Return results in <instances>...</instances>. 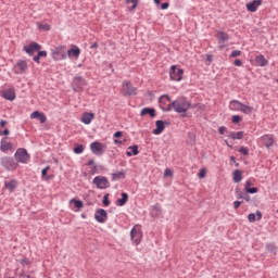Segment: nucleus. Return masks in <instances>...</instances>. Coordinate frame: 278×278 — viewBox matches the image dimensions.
<instances>
[{
  "mask_svg": "<svg viewBox=\"0 0 278 278\" xmlns=\"http://www.w3.org/2000/svg\"><path fill=\"white\" fill-rule=\"evenodd\" d=\"M172 108L177 114H186L192 108V103L188 99L181 97L172 102Z\"/></svg>",
  "mask_w": 278,
  "mask_h": 278,
  "instance_id": "1",
  "label": "nucleus"
},
{
  "mask_svg": "<svg viewBox=\"0 0 278 278\" xmlns=\"http://www.w3.org/2000/svg\"><path fill=\"white\" fill-rule=\"evenodd\" d=\"M138 89L134 86H131L130 81H124L122 85V94L124 97H134L137 94Z\"/></svg>",
  "mask_w": 278,
  "mask_h": 278,
  "instance_id": "2",
  "label": "nucleus"
},
{
  "mask_svg": "<svg viewBox=\"0 0 278 278\" xmlns=\"http://www.w3.org/2000/svg\"><path fill=\"white\" fill-rule=\"evenodd\" d=\"M92 184L99 190H105V188H110V181L105 176H96L92 180Z\"/></svg>",
  "mask_w": 278,
  "mask_h": 278,
  "instance_id": "3",
  "label": "nucleus"
},
{
  "mask_svg": "<svg viewBox=\"0 0 278 278\" xmlns=\"http://www.w3.org/2000/svg\"><path fill=\"white\" fill-rule=\"evenodd\" d=\"M169 77L173 81H181L184 79V70L178 68L177 65H172Z\"/></svg>",
  "mask_w": 278,
  "mask_h": 278,
  "instance_id": "4",
  "label": "nucleus"
},
{
  "mask_svg": "<svg viewBox=\"0 0 278 278\" xmlns=\"http://www.w3.org/2000/svg\"><path fill=\"white\" fill-rule=\"evenodd\" d=\"M1 164L4 166V168H7V170H16V168H18V163H16L14 159L10 156L2 157Z\"/></svg>",
  "mask_w": 278,
  "mask_h": 278,
  "instance_id": "5",
  "label": "nucleus"
},
{
  "mask_svg": "<svg viewBox=\"0 0 278 278\" xmlns=\"http://www.w3.org/2000/svg\"><path fill=\"white\" fill-rule=\"evenodd\" d=\"M105 149H108V147L99 141H94L90 144V150L93 155H103Z\"/></svg>",
  "mask_w": 278,
  "mask_h": 278,
  "instance_id": "6",
  "label": "nucleus"
},
{
  "mask_svg": "<svg viewBox=\"0 0 278 278\" xmlns=\"http://www.w3.org/2000/svg\"><path fill=\"white\" fill-rule=\"evenodd\" d=\"M16 162H21L22 164H27V160H29V153L24 148H20L15 152Z\"/></svg>",
  "mask_w": 278,
  "mask_h": 278,
  "instance_id": "7",
  "label": "nucleus"
},
{
  "mask_svg": "<svg viewBox=\"0 0 278 278\" xmlns=\"http://www.w3.org/2000/svg\"><path fill=\"white\" fill-rule=\"evenodd\" d=\"M130 238L135 244H138L142 240V228L140 226H135L130 231Z\"/></svg>",
  "mask_w": 278,
  "mask_h": 278,
  "instance_id": "8",
  "label": "nucleus"
},
{
  "mask_svg": "<svg viewBox=\"0 0 278 278\" xmlns=\"http://www.w3.org/2000/svg\"><path fill=\"white\" fill-rule=\"evenodd\" d=\"M13 71L16 75H23V73L27 72V61H18L14 67Z\"/></svg>",
  "mask_w": 278,
  "mask_h": 278,
  "instance_id": "9",
  "label": "nucleus"
},
{
  "mask_svg": "<svg viewBox=\"0 0 278 278\" xmlns=\"http://www.w3.org/2000/svg\"><path fill=\"white\" fill-rule=\"evenodd\" d=\"M40 49H42V46H40L39 43H36V42H31L28 46H24V51H26V53L28 55H34V52L40 51Z\"/></svg>",
  "mask_w": 278,
  "mask_h": 278,
  "instance_id": "10",
  "label": "nucleus"
},
{
  "mask_svg": "<svg viewBox=\"0 0 278 278\" xmlns=\"http://www.w3.org/2000/svg\"><path fill=\"white\" fill-rule=\"evenodd\" d=\"M94 218L98 223H103L104 220H108V212L103 208H99L96 212Z\"/></svg>",
  "mask_w": 278,
  "mask_h": 278,
  "instance_id": "11",
  "label": "nucleus"
},
{
  "mask_svg": "<svg viewBox=\"0 0 278 278\" xmlns=\"http://www.w3.org/2000/svg\"><path fill=\"white\" fill-rule=\"evenodd\" d=\"M64 46H59L54 49H52V56L54 58V60H58V56H62V59H66V54L64 53Z\"/></svg>",
  "mask_w": 278,
  "mask_h": 278,
  "instance_id": "12",
  "label": "nucleus"
},
{
  "mask_svg": "<svg viewBox=\"0 0 278 278\" xmlns=\"http://www.w3.org/2000/svg\"><path fill=\"white\" fill-rule=\"evenodd\" d=\"M74 90L77 92L86 86V80L81 77H75L73 81Z\"/></svg>",
  "mask_w": 278,
  "mask_h": 278,
  "instance_id": "13",
  "label": "nucleus"
},
{
  "mask_svg": "<svg viewBox=\"0 0 278 278\" xmlns=\"http://www.w3.org/2000/svg\"><path fill=\"white\" fill-rule=\"evenodd\" d=\"M3 99H7V101H14L16 99V91H14V88L7 89L2 92Z\"/></svg>",
  "mask_w": 278,
  "mask_h": 278,
  "instance_id": "14",
  "label": "nucleus"
},
{
  "mask_svg": "<svg viewBox=\"0 0 278 278\" xmlns=\"http://www.w3.org/2000/svg\"><path fill=\"white\" fill-rule=\"evenodd\" d=\"M262 5V0H254L247 4L248 12H257V8Z\"/></svg>",
  "mask_w": 278,
  "mask_h": 278,
  "instance_id": "15",
  "label": "nucleus"
},
{
  "mask_svg": "<svg viewBox=\"0 0 278 278\" xmlns=\"http://www.w3.org/2000/svg\"><path fill=\"white\" fill-rule=\"evenodd\" d=\"M30 118H37L41 124L47 123V115H45V113H40V111L33 112L30 114Z\"/></svg>",
  "mask_w": 278,
  "mask_h": 278,
  "instance_id": "16",
  "label": "nucleus"
},
{
  "mask_svg": "<svg viewBox=\"0 0 278 278\" xmlns=\"http://www.w3.org/2000/svg\"><path fill=\"white\" fill-rule=\"evenodd\" d=\"M155 125H156V128L153 130V134L154 136H160V134H162V131H164L165 129L164 125H166V122L159 119L156 121Z\"/></svg>",
  "mask_w": 278,
  "mask_h": 278,
  "instance_id": "17",
  "label": "nucleus"
},
{
  "mask_svg": "<svg viewBox=\"0 0 278 278\" xmlns=\"http://www.w3.org/2000/svg\"><path fill=\"white\" fill-rule=\"evenodd\" d=\"M263 142H265L266 149H270L273 147L275 139L273 138V135H265L262 137Z\"/></svg>",
  "mask_w": 278,
  "mask_h": 278,
  "instance_id": "18",
  "label": "nucleus"
},
{
  "mask_svg": "<svg viewBox=\"0 0 278 278\" xmlns=\"http://www.w3.org/2000/svg\"><path fill=\"white\" fill-rule=\"evenodd\" d=\"M93 118H94V113H84L81 116V122L85 125H90V123H92Z\"/></svg>",
  "mask_w": 278,
  "mask_h": 278,
  "instance_id": "19",
  "label": "nucleus"
},
{
  "mask_svg": "<svg viewBox=\"0 0 278 278\" xmlns=\"http://www.w3.org/2000/svg\"><path fill=\"white\" fill-rule=\"evenodd\" d=\"M81 53V50L77 48V46H73L72 49L67 51V55L71 58L73 55L76 60L79 58V54Z\"/></svg>",
  "mask_w": 278,
  "mask_h": 278,
  "instance_id": "20",
  "label": "nucleus"
},
{
  "mask_svg": "<svg viewBox=\"0 0 278 278\" xmlns=\"http://www.w3.org/2000/svg\"><path fill=\"white\" fill-rule=\"evenodd\" d=\"M255 62L257 66H268V60H266L262 54L255 58Z\"/></svg>",
  "mask_w": 278,
  "mask_h": 278,
  "instance_id": "21",
  "label": "nucleus"
},
{
  "mask_svg": "<svg viewBox=\"0 0 278 278\" xmlns=\"http://www.w3.org/2000/svg\"><path fill=\"white\" fill-rule=\"evenodd\" d=\"M149 114L151 118H155V109L144 108L141 110L140 116H147Z\"/></svg>",
  "mask_w": 278,
  "mask_h": 278,
  "instance_id": "22",
  "label": "nucleus"
},
{
  "mask_svg": "<svg viewBox=\"0 0 278 278\" xmlns=\"http://www.w3.org/2000/svg\"><path fill=\"white\" fill-rule=\"evenodd\" d=\"M216 38L220 41V42H227V40H229V34L225 33V31H220L218 30L216 34Z\"/></svg>",
  "mask_w": 278,
  "mask_h": 278,
  "instance_id": "23",
  "label": "nucleus"
},
{
  "mask_svg": "<svg viewBox=\"0 0 278 278\" xmlns=\"http://www.w3.org/2000/svg\"><path fill=\"white\" fill-rule=\"evenodd\" d=\"M230 105H231V110H233L235 112H241L243 104L240 101L232 100L230 102Z\"/></svg>",
  "mask_w": 278,
  "mask_h": 278,
  "instance_id": "24",
  "label": "nucleus"
},
{
  "mask_svg": "<svg viewBox=\"0 0 278 278\" xmlns=\"http://www.w3.org/2000/svg\"><path fill=\"white\" fill-rule=\"evenodd\" d=\"M140 151H138V146H130L128 147V151L126 152V155L128 157H131V155H138Z\"/></svg>",
  "mask_w": 278,
  "mask_h": 278,
  "instance_id": "25",
  "label": "nucleus"
},
{
  "mask_svg": "<svg viewBox=\"0 0 278 278\" xmlns=\"http://www.w3.org/2000/svg\"><path fill=\"white\" fill-rule=\"evenodd\" d=\"M127 201H129V194L127 193H122V199H118L116 201V204L119 206V207H123V205H125L127 203Z\"/></svg>",
  "mask_w": 278,
  "mask_h": 278,
  "instance_id": "26",
  "label": "nucleus"
},
{
  "mask_svg": "<svg viewBox=\"0 0 278 278\" xmlns=\"http://www.w3.org/2000/svg\"><path fill=\"white\" fill-rule=\"evenodd\" d=\"M0 149L3 153H7V151H10V149H12V143L8 142L7 140H2Z\"/></svg>",
  "mask_w": 278,
  "mask_h": 278,
  "instance_id": "27",
  "label": "nucleus"
},
{
  "mask_svg": "<svg viewBox=\"0 0 278 278\" xmlns=\"http://www.w3.org/2000/svg\"><path fill=\"white\" fill-rule=\"evenodd\" d=\"M4 186L7 188V190H10L11 192H14V189L16 188V186H18V184L16 182V180H11V181H5Z\"/></svg>",
  "mask_w": 278,
  "mask_h": 278,
  "instance_id": "28",
  "label": "nucleus"
},
{
  "mask_svg": "<svg viewBox=\"0 0 278 278\" xmlns=\"http://www.w3.org/2000/svg\"><path fill=\"white\" fill-rule=\"evenodd\" d=\"M233 181L235 184H240V181H242V170L236 169L233 172Z\"/></svg>",
  "mask_w": 278,
  "mask_h": 278,
  "instance_id": "29",
  "label": "nucleus"
},
{
  "mask_svg": "<svg viewBox=\"0 0 278 278\" xmlns=\"http://www.w3.org/2000/svg\"><path fill=\"white\" fill-rule=\"evenodd\" d=\"M118 179H125V174L123 172L112 174V181H118Z\"/></svg>",
  "mask_w": 278,
  "mask_h": 278,
  "instance_id": "30",
  "label": "nucleus"
},
{
  "mask_svg": "<svg viewBox=\"0 0 278 278\" xmlns=\"http://www.w3.org/2000/svg\"><path fill=\"white\" fill-rule=\"evenodd\" d=\"M241 112H243V114H251L253 112V106L242 104Z\"/></svg>",
  "mask_w": 278,
  "mask_h": 278,
  "instance_id": "31",
  "label": "nucleus"
},
{
  "mask_svg": "<svg viewBox=\"0 0 278 278\" xmlns=\"http://www.w3.org/2000/svg\"><path fill=\"white\" fill-rule=\"evenodd\" d=\"M71 203H74L75 207H77L78 210H81V207H84V202L81 200L72 199Z\"/></svg>",
  "mask_w": 278,
  "mask_h": 278,
  "instance_id": "32",
  "label": "nucleus"
},
{
  "mask_svg": "<svg viewBox=\"0 0 278 278\" xmlns=\"http://www.w3.org/2000/svg\"><path fill=\"white\" fill-rule=\"evenodd\" d=\"M38 29H41L42 31H49L51 29V25L49 24H38L37 25Z\"/></svg>",
  "mask_w": 278,
  "mask_h": 278,
  "instance_id": "33",
  "label": "nucleus"
},
{
  "mask_svg": "<svg viewBox=\"0 0 278 278\" xmlns=\"http://www.w3.org/2000/svg\"><path fill=\"white\" fill-rule=\"evenodd\" d=\"M74 153H76V155H79V154L84 153V146L83 144H77L74 148Z\"/></svg>",
  "mask_w": 278,
  "mask_h": 278,
  "instance_id": "34",
  "label": "nucleus"
},
{
  "mask_svg": "<svg viewBox=\"0 0 278 278\" xmlns=\"http://www.w3.org/2000/svg\"><path fill=\"white\" fill-rule=\"evenodd\" d=\"M49 170H51V166H47L41 170V177L42 179H46L47 177V173H49Z\"/></svg>",
  "mask_w": 278,
  "mask_h": 278,
  "instance_id": "35",
  "label": "nucleus"
},
{
  "mask_svg": "<svg viewBox=\"0 0 278 278\" xmlns=\"http://www.w3.org/2000/svg\"><path fill=\"white\" fill-rule=\"evenodd\" d=\"M126 3H132L130 10H136V8H138V0H126Z\"/></svg>",
  "mask_w": 278,
  "mask_h": 278,
  "instance_id": "36",
  "label": "nucleus"
},
{
  "mask_svg": "<svg viewBox=\"0 0 278 278\" xmlns=\"http://www.w3.org/2000/svg\"><path fill=\"white\" fill-rule=\"evenodd\" d=\"M103 205H105V207H108V205H110V194L109 193H106L103 197Z\"/></svg>",
  "mask_w": 278,
  "mask_h": 278,
  "instance_id": "37",
  "label": "nucleus"
},
{
  "mask_svg": "<svg viewBox=\"0 0 278 278\" xmlns=\"http://www.w3.org/2000/svg\"><path fill=\"white\" fill-rule=\"evenodd\" d=\"M257 188L253 187V188H245V192H248L249 194H255L257 193Z\"/></svg>",
  "mask_w": 278,
  "mask_h": 278,
  "instance_id": "38",
  "label": "nucleus"
},
{
  "mask_svg": "<svg viewBox=\"0 0 278 278\" xmlns=\"http://www.w3.org/2000/svg\"><path fill=\"white\" fill-rule=\"evenodd\" d=\"M239 55H242V51L233 50L230 54V58H239Z\"/></svg>",
  "mask_w": 278,
  "mask_h": 278,
  "instance_id": "39",
  "label": "nucleus"
},
{
  "mask_svg": "<svg viewBox=\"0 0 278 278\" xmlns=\"http://www.w3.org/2000/svg\"><path fill=\"white\" fill-rule=\"evenodd\" d=\"M239 153H242V155H249V148L241 147L239 149Z\"/></svg>",
  "mask_w": 278,
  "mask_h": 278,
  "instance_id": "40",
  "label": "nucleus"
},
{
  "mask_svg": "<svg viewBox=\"0 0 278 278\" xmlns=\"http://www.w3.org/2000/svg\"><path fill=\"white\" fill-rule=\"evenodd\" d=\"M240 121H242V117H240V115L232 116V123H235L236 125H238V123H240Z\"/></svg>",
  "mask_w": 278,
  "mask_h": 278,
  "instance_id": "41",
  "label": "nucleus"
},
{
  "mask_svg": "<svg viewBox=\"0 0 278 278\" xmlns=\"http://www.w3.org/2000/svg\"><path fill=\"white\" fill-rule=\"evenodd\" d=\"M205 175H206L205 168H201L200 173L198 174V177L200 179H204Z\"/></svg>",
  "mask_w": 278,
  "mask_h": 278,
  "instance_id": "42",
  "label": "nucleus"
},
{
  "mask_svg": "<svg viewBox=\"0 0 278 278\" xmlns=\"http://www.w3.org/2000/svg\"><path fill=\"white\" fill-rule=\"evenodd\" d=\"M20 264H22V266H29L30 264L29 258H22L20 261Z\"/></svg>",
  "mask_w": 278,
  "mask_h": 278,
  "instance_id": "43",
  "label": "nucleus"
},
{
  "mask_svg": "<svg viewBox=\"0 0 278 278\" xmlns=\"http://www.w3.org/2000/svg\"><path fill=\"white\" fill-rule=\"evenodd\" d=\"M244 138V131H238L236 136V140H242Z\"/></svg>",
  "mask_w": 278,
  "mask_h": 278,
  "instance_id": "44",
  "label": "nucleus"
},
{
  "mask_svg": "<svg viewBox=\"0 0 278 278\" xmlns=\"http://www.w3.org/2000/svg\"><path fill=\"white\" fill-rule=\"evenodd\" d=\"M165 177H173V170L170 168H166L164 172Z\"/></svg>",
  "mask_w": 278,
  "mask_h": 278,
  "instance_id": "45",
  "label": "nucleus"
},
{
  "mask_svg": "<svg viewBox=\"0 0 278 278\" xmlns=\"http://www.w3.org/2000/svg\"><path fill=\"white\" fill-rule=\"evenodd\" d=\"M243 203H244L243 201H235L233 202L235 210H238V207H240V205H242Z\"/></svg>",
  "mask_w": 278,
  "mask_h": 278,
  "instance_id": "46",
  "label": "nucleus"
},
{
  "mask_svg": "<svg viewBox=\"0 0 278 278\" xmlns=\"http://www.w3.org/2000/svg\"><path fill=\"white\" fill-rule=\"evenodd\" d=\"M248 218H249L250 223H255V214L254 213L249 214Z\"/></svg>",
  "mask_w": 278,
  "mask_h": 278,
  "instance_id": "47",
  "label": "nucleus"
},
{
  "mask_svg": "<svg viewBox=\"0 0 278 278\" xmlns=\"http://www.w3.org/2000/svg\"><path fill=\"white\" fill-rule=\"evenodd\" d=\"M169 5L170 4L168 2H164V3L161 4V10H168Z\"/></svg>",
  "mask_w": 278,
  "mask_h": 278,
  "instance_id": "48",
  "label": "nucleus"
},
{
  "mask_svg": "<svg viewBox=\"0 0 278 278\" xmlns=\"http://www.w3.org/2000/svg\"><path fill=\"white\" fill-rule=\"evenodd\" d=\"M37 55L40 56V58H47V51L38 50V54Z\"/></svg>",
  "mask_w": 278,
  "mask_h": 278,
  "instance_id": "49",
  "label": "nucleus"
},
{
  "mask_svg": "<svg viewBox=\"0 0 278 278\" xmlns=\"http://www.w3.org/2000/svg\"><path fill=\"white\" fill-rule=\"evenodd\" d=\"M164 99H165L166 101H170V97H168V96H162V97L160 98V103H163Z\"/></svg>",
  "mask_w": 278,
  "mask_h": 278,
  "instance_id": "50",
  "label": "nucleus"
},
{
  "mask_svg": "<svg viewBox=\"0 0 278 278\" xmlns=\"http://www.w3.org/2000/svg\"><path fill=\"white\" fill-rule=\"evenodd\" d=\"M235 66H242V61L240 59L235 60Z\"/></svg>",
  "mask_w": 278,
  "mask_h": 278,
  "instance_id": "51",
  "label": "nucleus"
},
{
  "mask_svg": "<svg viewBox=\"0 0 278 278\" xmlns=\"http://www.w3.org/2000/svg\"><path fill=\"white\" fill-rule=\"evenodd\" d=\"M0 136H10V130L4 129L3 131H0Z\"/></svg>",
  "mask_w": 278,
  "mask_h": 278,
  "instance_id": "52",
  "label": "nucleus"
},
{
  "mask_svg": "<svg viewBox=\"0 0 278 278\" xmlns=\"http://www.w3.org/2000/svg\"><path fill=\"white\" fill-rule=\"evenodd\" d=\"M227 131V128L225 126L219 127V134L223 136Z\"/></svg>",
  "mask_w": 278,
  "mask_h": 278,
  "instance_id": "53",
  "label": "nucleus"
},
{
  "mask_svg": "<svg viewBox=\"0 0 278 278\" xmlns=\"http://www.w3.org/2000/svg\"><path fill=\"white\" fill-rule=\"evenodd\" d=\"M123 136V131H116L114 134V138H121Z\"/></svg>",
  "mask_w": 278,
  "mask_h": 278,
  "instance_id": "54",
  "label": "nucleus"
},
{
  "mask_svg": "<svg viewBox=\"0 0 278 278\" xmlns=\"http://www.w3.org/2000/svg\"><path fill=\"white\" fill-rule=\"evenodd\" d=\"M34 62H36L37 64H40V56L37 54L36 56H34Z\"/></svg>",
  "mask_w": 278,
  "mask_h": 278,
  "instance_id": "55",
  "label": "nucleus"
},
{
  "mask_svg": "<svg viewBox=\"0 0 278 278\" xmlns=\"http://www.w3.org/2000/svg\"><path fill=\"white\" fill-rule=\"evenodd\" d=\"M236 136H237V132H230L228 137L231 138V140H236Z\"/></svg>",
  "mask_w": 278,
  "mask_h": 278,
  "instance_id": "56",
  "label": "nucleus"
},
{
  "mask_svg": "<svg viewBox=\"0 0 278 278\" xmlns=\"http://www.w3.org/2000/svg\"><path fill=\"white\" fill-rule=\"evenodd\" d=\"M257 220H262V212L256 211Z\"/></svg>",
  "mask_w": 278,
  "mask_h": 278,
  "instance_id": "57",
  "label": "nucleus"
},
{
  "mask_svg": "<svg viewBox=\"0 0 278 278\" xmlns=\"http://www.w3.org/2000/svg\"><path fill=\"white\" fill-rule=\"evenodd\" d=\"M53 177H54L53 175H47V177L43 178V180L49 181V180L53 179Z\"/></svg>",
  "mask_w": 278,
  "mask_h": 278,
  "instance_id": "58",
  "label": "nucleus"
},
{
  "mask_svg": "<svg viewBox=\"0 0 278 278\" xmlns=\"http://www.w3.org/2000/svg\"><path fill=\"white\" fill-rule=\"evenodd\" d=\"M5 125H8V122L7 121H0V127H5Z\"/></svg>",
  "mask_w": 278,
  "mask_h": 278,
  "instance_id": "59",
  "label": "nucleus"
},
{
  "mask_svg": "<svg viewBox=\"0 0 278 278\" xmlns=\"http://www.w3.org/2000/svg\"><path fill=\"white\" fill-rule=\"evenodd\" d=\"M98 48H99V43L93 42V43L91 45V49H98Z\"/></svg>",
  "mask_w": 278,
  "mask_h": 278,
  "instance_id": "60",
  "label": "nucleus"
},
{
  "mask_svg": "<svg viewBox=\"0 0 278 278\" xmlns=\"http://www.w3.org/2000/svg\"><path fill=\"white\" fill-rule=\"evenodd\" d=\"M251 186H252L251 180H248V181L245 182V188H251Z\"/></svg>",
  "mask_w": 278,
  "mask_h": 278,
  "instance_id": "61",
  "label": "nucleus"
},
{
  "mask_svg": "<svg viewBox=\"0 0 278 278\" xmlns=\"http://www.w3.org/2000/svg\"><path fill=\"white\" fill-rule=\"evenodd\" d=\"M88 166H94V160H89V162H88Z\"/></svg>",
  "mask_w": 278,
  "mask_h": 278,
  "instance_id": "62",
  "label": "nucleus"
},
{
  "mask_svg": "<svg viewBox=\"0 0 278 278\" xmlns=\"http://www.w3.org/2000/svg\"><path fill=\"white\" fill-rule=\"evenodd\" d=\"M206 60H207V62H212V60H213L212 54H207V55H206Z\"/></svg>",
  "mask_w": 278,
  "mask_h": 278,
  "instance_id": "63",
  "label": "nucleus"
},
{
  "mask_svg": "<svg viewBox=\"0 0 278 278\" xmlns=\"http://www.w3.org/2000/svg\"><path fill=\"white\" fill-rule=\"evenodd\" d=\"M243 199H244L245 201H251V197H250V195H245V197H243Z\"/></svg>",
  "mask_w": 278,
  "mask_h": 278,
  "instance_id": "64",
  "label": "nucleus"
}]
</instances>
